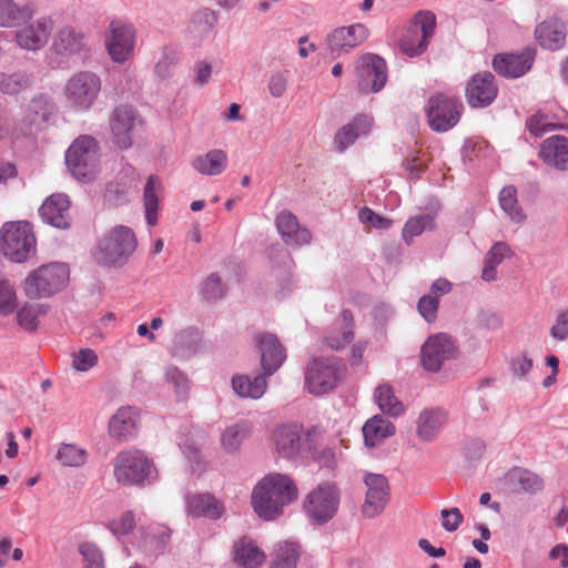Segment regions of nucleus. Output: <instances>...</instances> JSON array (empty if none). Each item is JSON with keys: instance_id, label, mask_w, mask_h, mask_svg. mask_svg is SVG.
I'll use <instances>...</instances> for the list:
<instances>
[{"instance_id": "nucleus-53", "label": "nucleus", "mask_w": 568, "mask_h": 568, "mask_svg": "<svg viewBox=\"0 0 568 568\" xmlns=\"http://www.w3.org/2000/svg\"><path fill=\"white\" fill-rule=\"evenodd\" d=\"M39 306L26 305L17 314L18 324L26 331L33 332L38 327Z\"/></svg>"}, {"instance_id": "nucleus-20", "label": "nucleus", "mask_w": 568, "mask_h": 568, "mask_svg": "<svg viewBox=\"0 0 568 568\" xmlns=\"http://www.w3.org/2000/svg\"><path fill=\"white\" fill-rule=\"evenodd\" d=\"M535 50L525 48L517 53H501L493 60L494 70L501 77L516 79L526 74L532 67Z\"/></svg>"}, {"instance_id": "nucleus-48", "label": "nucleus", "mask_w": 568, "mask_h": 568, "mask_svg": "<svg viewBox=\"0 0 568 568\" xmlns=\"http://www.w3.org/2000/svg\"><path fill=\"white\" fill-rule=\"evenodd\" d=\"M57 460L64 467H81L87 463L88 452L74 444H61L57 452Z\"/></svg>"}, {"instance_id": "nucleus-38", "label": "nucleus", "mask_w": 568, "mask_h": 568, "mask_svg": "<svg viewBox=\"0 0 568 568\" xmlns=\"http://www.w3.org/2000/svg\"><path fill=\"white\" fill-rule=\"evenodd\" d=\"M394 433V424L379 415L372 417L363 426L364 442L367 447H375Z\"/></svg>"}, {"instance_id": "nucleus-21", "label": "nucleus", "mask_w": 568, "mask_h": 568, "mask_svg": "<svg viewBox=\"0 0 568 568\" xmlns=\"http://www.w3.org/2000/svg\"><path fill=\"white\" fill-rule=\"evenodd\" d=\"M497 85L490 72L475 74L466 88L467 102L473 108H484L496 99Z\"/></svg>"}, {"instance_id": "nucleus-15", "label": "nucleus", "mask_w": 568, "mask_h": 568, "mask_svg": "<svg viewBox=\"0 0 568 568\" xmlns=\"http://www.w3.org/2000/svg\"><path fill=\"white\" fill-rule=\"evenodd\" d=\"M135 29L132 23L114 19L105 33V45L111 59L122 63L129 59L134 48Z\"/></svg>"}, {"instance_id": "nucleus-2", "label": "nucleus", "mask_w": 568, "mask_h": 568, "mask_svg": "<svg viewBox=\"0 0 568 568\" xmlns=\"http://www.w3.org/2000/svg\"><path fill=\"white\" fill-rule=\"evenodd\" d=\"M113 474L122 486L151 485L158 477L152 460L139 449L120 452L113 460Z\"/></svg>"}, {"instance_id": "nucleus-62", "label": "nucleus", "mask_w": 568, "mask_h": 568, "mask_svg": "<svg viewBox=\"0 0 568 568\" xmlns=\"http://www.w3.org/2000/svg\"><path fill=\"white\" fill-rule=\"evenodd\" d=\"M550 335L560 342L568 338V311L558 314L555 324L550 328Z\"/></svg>"}, {"instance_id": "nucleus-22", "label": "nucleus", "mask_w": 568, "mask_h": 568, "mask_svg": "<svg viewBox=\"0 0 568 568\" xmlns=\"http://www.w3.org/2000/svg\"><path fill=\"white\" fill-rule=\"evenodd\" d=\"M448 412L442 407L424 408L416 420V436L423 443L434 442L448 422Z\"/></svg>"}, {"instance_id": "nucleus-13", "label": "nucleus", "mask_w": 568, "mask_h": 568, "mask_svg": "<svg viewBox=\"0 0 568 568\" xmlns=\"http://www.w3.org/2000/svg\"><path fill=\"white\" fill-rule=\"evenodd\" d=\"M55 111L52 99L43 93L34 95L24 105L22 116L14 126L16 136L28 135L40 130Z\"/></svg>"}, {"instance_id": "nucleus-31", "label": "nucleus", "mask_w": 568, "mask_h": 568, "mask_svg": "<svg viewBox=\"0 0 568 568\" xmlns=\"http://www.w3.org/2000/svg\"><path fill=\"white\" fill-rule=\"evenodd\" d=\"M542 161L560 171L568 170V139L554 135L546 139L539 152Z\"/></svg>"}, {"instance_id": "nucleus-19", "label": "nucleus", "mask_w": 568, "mask_h": 568, "mask_svg": "<svg viewBox=\"0 0 568 568\" xmlns=\"http://www.w3.org/2000/svg\"><path fill=\"white\" fill-rule=\"evenodd\" d=\"M254 343L261 353V367L265 375H273L285 362L286 352L278 338L272 333H258Z\"/></svg>"}, {"instance_id": "nucleus-50", "label": "nucleus", "mask_w": 568, "mask_h": 568, "mask_svg": "<svg viewBox=\"0 0 568 568\" xmlns=\"http://www.w3.org/2000/svg\"><path fill=\"white\" fill-rule=\"evenodd\" d=\"M165 379L172 386L176 399H187L191 385L187 375L176 366H169L165 371Z\"/></svg>"}, {"instance_id": "nucleus-4", "label": "nucleus", "mask_w": 568, "mask_h": 568, "mask_svg": "<svg viewBox=\"0 0 568 568\" xmlns=\"http://www.w3.org/2000/svg\"><path fill=\"white\" fill-rule=\"evenodd\" d=\"M136 248V237L126 226L118 225L98 244L95 260L101 265L122 266Z\"/></svg>"}, {"instance_id": "nucleus-23", "label": "nucleus", "mask_w": 568, "mask_h": 568, "mask_svg": "<svg viewBox=\"0 0 568 568\" xmlns=\"http://www.w3.org/2000/svg\"><path fill=\"white\" fill-rule=\"evenodd\" d=\"M217 23L215 11L202 8L194 11L187 26V36L193 44L200 45L214 38V30Z\"/></svg>"}, {"instance_id": "nucleus-27", "label": "nucleus", "mask_w": 568, "mask_h": 568, "mask_svg": "<svg viewBox=\"0 0 568 568\" xmlns=\"http://www.w3.org/2000/svg\"><path fill=\"white\" fill-rule=\"evenodd\" d=\"M276 229L283 241L291 246L308 244L312 240L311 232L298 224L297 217L290 211H282L275 220Z\"/></svg>"}, {"instance_id": "nucleus-25", "label": "nucleus", "mask_w": 568, "mask_h": 568, "mask_svg": "<svg viewBox=\"0 0 568 568\" xmlns=\"http://www.w3.org/2000/svg\"><path fill=\"white\" fill-rule=\"evenodd\" d=\"M368 37V30L364 24L356 23L349 27H342L329 36L328 48L332 53L341 54L359 45Z\"/></svg>"}, {"instance_id": "nucleus-40", "label": "nucleus", "mask_w": 568, "mask_h": 568, "mask_svg": "<svg viewBox=\"0 0 568 568\" xmlns=\"http://www.w3.org/2000/svg\"><path fill=\"white\" fill-rule=\"evenodd\" d=\"M187 510L195 517L217 519L223 513V506L210 494H196L187 499Z\"/></svg>"}, {"instance_id": "nucleus-29", "label": "nucleus", "mask_w": 568, "mask_h": 568, "mask_svg": "<svg viewBox=\"0 0 568 568\" xmlns=\"http://www.w3.org/2000/svg\"><path fill=\"white\" fill-rule=\"evenodd\" d=\"M52 48L61 55L78 54L87 48L85 33L71 26L61 27L53 36Z\"/></svg>"}, {"instance_id": "nucleus-64", "label": "nucleus", "mask_w": 568, "mask_h": 568, "mask_svg": "<svg viewBox=\"0 0 568 568\" xmlns=\"http://www.w3.org/2000/svg\"><path fill=\"white\" fill-rule=\"evenodd\" d=\"M287 88V80L282 73H275L270 78L268 91L274 98H281Z\"/></svg>"}, {"instance_id": "nucleus-45", "label": "nucleus", "mask_w": 568, "mask_h": 568, "mask_svg": "<svg viewBox=\"0 0 568 568\" xmlns=\"http://www.w3.org/2000/svg\"><path fill=\"white\" fill-rule=\"evenodd\" d=\"M510 254L511 251L508 244L505 242L495 243L486 255L481 278L486 282L496 280L497 266Z\"/></svg>"}, {"instance_id": "nucleus-6", "label": "nucleus", "mask_w": 568, "mask_h": 568, "mask_svg": "<svg viewBox=\"0 0 568 568\" xmlns=\"http://www.w3.org/2000/svg\"><path fill=\"white\" fill-rule=\"evenodd\" d=\"M99 162V144L90 135H81L73 141L65 153V163L71 174L79 181H90L95 176Z\"/></svg>"}, {"instance_id": "nucleus-5", "label": "nucleus", "mask_w": 568, "mask_h": 568, "mask_svg": "<svg viewBox=\"0 0 568 568\" xmlns=\"http://www.w3.org/2000/svg\"><path fill=\"white\" fill-rule=\"evenodd\" d=\"M69 276L70 271L64 263L53 262L42 265L26 278V294L30 298L49 297L67 285Z\"/></svg>"}, {"instance_id": "nucleus-8", "label": "nucleus", "mask_w": 568, "mask_h": 568, "mask_svg": "<svg viewBox=\"0 0 568 568\" xmlns=\"http://www.w3.org/2000/svg\"><path fill=\"white\" fill-rule=\"evenodd\" d=\"M436 28L435 14L430 11H419L399 40L402 53L409 58L423 54Z\"/></svg>"}, {"instance_id": "nucleus-60", "label": "nucleus", "mask_w": 568, "mask_h": 568, "mask_svg": "<svg viewBox=\"0 0 568 568\" xmlns=\"http://www.w3.org/2000/svg\"><path fill=\"white\" fill-rule=\"evenodd\" d=\"M442 526L447 531H455L464 521V516L460 510L456 507L450 509H443L440 511Z\"/></svg>"}, {"instance_id": "nucleus-7", "label": "nucleus", "mask_w": 568, "mask_h": 568, "mask_svg": "<svg viewBox=\"0 0 568 568\" xmlns=\"http://www.w3.org/2000/svg\"><path fill=\"white\" fill-rule=\"evenodd\" d=\"M0 248L13 262H26L36 253V237L28 222L6 223L1 231Z\"/></svg>"}, {"instance_id": "nucleus-34", "label": "nucleus", "mask_w": 568, "mask_h": 568, "mask_svg": "<svg viewBox=\"0 0 568 568\" xmlns=\"http://www.w3.org/2000/svg\"><path fill=\"white\" fill-rule=\"evenodd\" d=\"M372 126L371 118L366 115L356 116L352 122L342 126L334 136V145L338 152H344L356 139L366 134Z\"/></svg>"}, {"instance_id": "nucleus-16", "label": "nucleus", "mask_w": 568, "mask_h": 568, "mask_svg": "<svg viewBox=\"0 0 568 568\" xmlns=\"http://www.w3.org/2000/svg\"><path fill=\"white\" fill-rule=\"evenodd\" d=\"M53 28L54 23L49 17L31 19L16 31L14 42L22 50L37 52L48 44Z\"/></svg>"}, {"instance_id": "nucleus-18", "label": "nucleus", "mask_w": 568, "mask_h": 568, "mask_svg": "<svg viewBox=\"0 0 568 568\" xmlns=\"http://www.w3.org/2000/svg\"><path fill=\"white\" fill-rule=\"evenodd\" d=\"M358 89L362 93L378 92L387 81L386 62L379 55L366 53L356 69Z\"/></svg>"}, {"instance_id": "nucleus-42", "label": "nucleus", "mask_w": 568, "mask_h": 568, "mask_svg": "<svg viewBox=\"0 0 568 568\" xmlns=\"http://www.w3.org/2000/svg\"><path fill=\"white\" fill-rule=\"evenodd\" d=\"M162 191V184L156 175H150L143 192V205L145 220L150 226L158 223L159 195Z\"/></svg>"}, {"instance_id": "nucleus-39", "label": "nucleus", "mask_w": 568, "mask_h": 568, "mask_svg": "<svg viewBox=\"0 0 568 568\" xmlns=\"http://www.w3.org/2000/svg\"><path fill=\"white\" fill-rule=\"evenodd\" d=\"M234 560L245 568H256L265 560V554L250 538H242L233 546Z\"/></svg>"}, {"instance_id": "nucleus-30", "label": "nucleus", "mask_w": 568, "mask_h": 568, "mask_svg": "<svg viewBox=\"0 0 568 568\" xmlns=\"http://www.w3.org/2000/svg\"><path fill=\"white\" fill-rule=\"evenodd\" d=\"M506 483L515 493L537 495L545 488V481L538 474L520 467H515L506 474Z\"/></svg>"}, {"instance_id": "nucleus-58", "label": "nucleus", "mask_w": 568, "mask_h": 568, "mask_svg": "<svg viewBox=\"0 0 568 568\" xmlns=\"http://www.w3.org/2000/svg\"><path fill=\"white\" fill-rule=\"evenodd\" d=\"M354 339V331L349 327H343L338 333H331L325 337L326 345L335 351L344 348L351 344Z\"/></svg>"}, {"instance_id": "nucleus-59", "label": "nucleus", "mask_w": 568, "mask_h": 568, "mask_svg": "<svg viewBox=\"0 0 568 568\" xmlns=\"http://www.w3.org/2000/svg\"><path fill=\"white\" fill-rule=\"evenodd\" d=\"M358 219L363 224L372 225L375 229H388L392 225L388 219L378 215L367 206L359 210Z\"/></svg>"}, {"instance_id": "nucleus-32", "label": "nucleus", "mask_w": 568, "mask_h": 568, "mask_svg": "<svg viewBox=\"0 0 568 568\" xmlns=\"http://www.w3.org/2000/svg\"><path fill=\"white\" fill-rule=\"evenodd\" d=\"M31 4L16 0H0V28L12 29L32 19Z\"/></svg>"}, {"instance_id": "nucleus-3", "label": "nucleus", "mask_w": 568, "mask_h": 568, "mask_svg": "<svg viewBox=\"0 0 568 568\" xmlns=\"http://www.w3.org/2000/svg\"><path fill=\"white\" fill-rule=\"evenodd\" d=\"M346 365L338 357L314 358L305 368V387L315 396L335 389L344 379Z\"/></svg>"}, {"instance_id": "nucleus-11", "label": "nucleus", "mask_w": 568, "mask_h": 568, "mask_svg": "<svg viewBox=\"0 0 568 568\" xmlns=\"http://www.w3.org/2000/svg\"><path fill=\"white\" fill-rule=\"evenodd\" d=\"M458 347L455 339L446 333L429 336L420 348V364L430 373H437L448 361L455 359Z\"/></svg>"}, {"instance_id": "nucleus-49", "label": "nucleus", "mask_w": 568, "mask_h": 568, "mask_svg": "<svg viewBox=\"0 0 568 568\" xmlns=\"http://www.w3.org/2000/svg\"><path fill=\"white\" fill-rule=\"evenodd\" d=\"M435 229V217L432 214H420L410 217L404 225L402 236L407 244H410L415 236L424 231Z\"/></svg>"}, {"instance_id": "nucleus-43", "label": "nucleus", "mask_w": 568, "mask_h": 568, "mask_svg": "<svg viewBox=\"0 0 568 568\" xmlns=\"http://www.w3.org/2000/svg\"><path fill=\"white\" fill-rule=\"evenodd\" d=\"M32 85V75L24 70L0 72V92L17 95Z\"/></svg>"}, {"instance_id": "nucleus-56", "label": "nucleus", "mask_w": 568, "mask_h": 568, "mask_svg": "<svg viewBox=\"0 0 568 568\" xmlns=\"http://www.w3.org/2000/svg\"><path fill=\"white\" fill-rule=\"evenodd\" d=\"M526 126L532 135L541 136L546 132L552 130L555 124L549 122L546 114L538 112L527 120Z\"/></svg>"}, {"instance_id": "nucleus-47", "label": "nucleus", "mask_w": 568, "mask_h": 568, "mask_svg": "<svg viewBox=\"0 0 568 568\" xmlns=\"http://www.w3.org/2000/svg\"><path fill=\"white\" fill-rule=\"evenodd\" d=\"M499 205L501 210L509 216L515 223H523L526 220V215L518 204L517 190L511 186H505L499 193Z\"/></svg>"}, {"instance_id": "nucleus-52", "label": "nucleus", "mask_w": 568, "mask_h": 568, "mask_svg": "<svg viewBox=\"0 0 568 568\" xmlns=\"http://www.w3.org/2000/svg\"><path fill=\"white\" fill-rule=\"evenodd\" d=\"M98 363V356L91 348H81L72 353V367L78 372H87Z\"/></svg>"}, {"instance_id": "nucleus-17", "label": "nucleus", "mask_w": 568, "mask_h": 568, "mask_svg": "<svg viewBox=\"0 0 568 568\" xmlns=\"http://www.w3.org/2000/svg\"><path fill=\"white\" fill-rule=\"evenodd\" d=\"M364 484L366 493L362 514L367 518H375L383 513L390 499L389 483L384 475L368 473L364 476Z\"/></svg>"}, {"instance_id": "nucleus-41", "label": "nucleus", "mask_w": 568, "mask_h": 568, "mask_svg": "<svg viewBox=\"0 0 568 568\" xmlns=\"http://www.w3.org/2000/svg\"><path fill=\"white\" fill-rule=\"evenodd\" d=\"M227 165V155L222 150H211L203 155H197L192 161V166L203 175H219Z\"/></svg>"}, {"instance_id": "nucleus-33", "label": "nucleus", "mask_w": 568, "mask_h": 568, "mask_svg": "<svg viewBox=\"0 0 568 568\" xmlns=\"http://www.w3.org/2000/svg\"><path fill=\"white\" fill-rule=\"evenodd\" d=\"M201 342V333L196 328L187 327L175 334L170 352L173 357L189 359L199 352Z\"/></svg>"}, {"instance_id": "nucleus-54", "label": "nucleus", "mask_w": 568, "mask_h": 568, "mask_svg": "<svg viewBox=\"0 0 568 568\" xmlns=\"http://www.w3.org/2000/svg\"><path fill=\"white\" fill-rule=\"evenodd\" d=\"M16 306L17 297L12 285L6 280H0V313L3 315L10 314Z\"/></svg>"}, {"instance_id": "nucleus-57", "label": "nucleus", "mask_w": 568, "mask_h": 568, "mask_svg": "<svg viewBox=\"0 0 568 568\" xmlns=\"http://www.w3.org/2000/svg\"><path fill=\"white\" fill-rule=\"evenodd\" d=\"M439 300L432 294L424 295L419 298L417 308L419 314L428 322L432 323L437 316Z\"/></svg>"}, {"instance_id": "nucleus-55", "label": "nucleus", "mask_w": 568, "mask_h": 568, "mask_svg": "<svg viewBox=\"0 0 568 568\" xmlns=\"http://www.w3.org/2000/svg\"><path fill=\"white\" fill-rule=\"evenodd\" d=\"M80 552L83 556V568H104V560L99 548L90 542L80 546Z\"/></svg>"}, {"instance_id": "nucleus-28", "label": "nucleus", "mask_w": 568, "mask_h": 568, "mask_svg": "<svg viewBox=\"0 0 568 568\" xmlns=\"http://www.w3.org/2000/svg\"><path fill=\"white\" fill-rule=\"evenodd\" d=\"M276 452L286 458L296 456L303 444L302 427L296 424H284L273 433Z\"/></svg>"}, {"instance_id": "nucleus-46", "label": "nucleus", "mask_w": 568, "mask_h": 568, "mask_svg": "<svg viewBox=\"0 0 568 568\" xmlns=\"http://www.w3.org/2000/svg\"><path fill=\"white\" fill-rule=\"evenodd\" d=\"M374 395L376 403L383 413L393 417H397L404 413L405 407L402 402L397 399L390 386L379 385L376 387Z\"/></svg>"}, {"instance_id": "nucleus-51", "label": "nucleus", "mask_w": 568, "mask_h": 568, "mask_svg": "<svg viewBox=\"0 0 568 568\" xmlns=\"http://www.w3.org/2000/svg\"><path fill=\"white\" fill-rule=\"evenodd\" d=\"M201 295L207 302H215L226 295L227 286L216 273H211L201 284Z\"/></svg>"}, {"instance_id": "nucleus-36", "label": "nucleus", "mask_w": 568, "mask_h": 568, "mask_svg": "<svg viewBox=\"0 0 568 568\" xmlns=\"http://www.w3.org/2000/svg\"><path fill=\"white\" fill-rule=\"evenodd\" d=\"M267 377L263 372L253 378L248 375H235L232 378V388L240 397L257 399L266 392Z\"/></svg>"}, {"instance_id": "nucleus-44", "label": "nucleus", "mask_w": 568, "mask_h": 568, "mask_svg": "<svg viewBox=\"0 0 568 568\" xmlns=\"http://www.w3.org/2000/svg\"><path fill=\"white\" fill-rule=\"evenodd\" d=\"M301 557L300 546L295 542H280L272 555L271 568H297Z\"/></svg>"}, {"instance_id": "nucleus-24", "label": "nucleus", "mask_w": 568, "mask_h": 568, "mask_svg": "<svg viewBox=\"0 0 568 568\" xmlns=\"http://www.w3.org/2000/svg\"><path fill=\"white\" fill-rule=\"evenodd\" d=\"M138 422L139 412L135 407H121L109 422V433L120 443L129 442L136 435Z\"/></svg>"}, {"instance_id": "nucleus-26", "label": "nucleus", "mask_w": 568, "mask_h": 568, "mask_svg": "<svg viewBox=\"0 0 568 568\" xmlns=\"http://www.w3.org/2000/svg\"><path fill=\"white\" fill-rule=\"evenodd\" d=\"M42 220L58 229L70 226V202L64 194H52L39 210Z\"/></svg>"}, {"instance_id": "nucleus-12", "label": "nucleus", "mask_w": 568, "mask_h": 568, "mask_svg": "<svg viewBox=\"0 0 568 568\" xmlns=\"http://www.w3.org/2000/svg\"><path fill=\"white\" fill-rule=\"evenodd\" d=\"M338 504L339 495L335 485L324 483L307 495L304 508L313 521L324 524L334 517Z\"/></svg>"}, {"instance_id": "nucleus-10", "label": "nucleus", "mask_w": 568, "mask_h": 568, "mask_svg": "<svg viewBox=\"0 0 568 568\" xmlns=\"http://www.w3.org/2000/svg\"><path fill=\"white\" fill-rule=\"evenodd\" d=\"M464 105L455 97L437 93L428 100L426 114L428 124L436 132H446L460 120Z\"/></svg>"}, {"instance_id": "nucleus-61", "label": "nucleus", "mask_w": 568, "mask_h": 568, "mask_svg": "<svg viewBox=\"0 0 568 568\" xmlns=\"http://www.w3.org/2000/svg\"><path fill=\"white\" fill-rule=\"evenodd\" d=\"M135 527L134 515L132 511L122 514L119 520L110 523V529L114 535H126Z\"/></svg>"}, {"instance_id": "nucleus-63", "label": "nucleus", "mask_w": 568, "mask_h": 568, "mask_svg": "<svg viewBox=\"0 0 568 568\" xmlns=\"http://www.w3.org/2000/svg\"><path fill=\"white\" fill-rule=\"evenodd\" d=\"M532 367V359L525 354L516 356L510 362V368L515 376L524 377Z\"/></svg>"}, {"instance_id": "nucleus-9", "label": "nucleus", "mask_w": 568, "mask_h": 568, "mask_svg": "<svg viewBox=\"0 0 568 568\" xmlns=\"http://www.w3.org/2000/svg\"><path fill=\"white\" fill-rule=\"evenodd\" d=\"M101 91V79L91 71H79L67 82L64 94L72 108L80 111L91 109Z\"/></svg>"}, {"instance_id": "nucleus-37", "label": "nucleus", "mask_w": 568, "mask_h": 568, "mask_svg": "<svg viewBox=\"0 0 568 568\" xmlns=\"http://www.w3.org/2000/svg\"><path fill=\"white\" fill-rule=\"evenodd\" d=\"M252 425L250 422L241 420L230 425L223 429L220 436L222 449L226 454H236L240 452L242 444L250 437Z\"/></svg>"}, {"instance_id": "nucleus-14", "label": "nucleus", "mask_w": 568, "mask_h": 568, "mask_svg": "<svg viewBox=\"0 0 568 568\" xmlns=\"http://www.w3.org/2000/svg\"><path fill=\"white\" fill-rule=\"evenodd\" d=\"M141 123L140 114L133 106L125 104L116 106L109 120L113 144L121 150L131 148L134 130Z\"/></svg>"}, {"instance_id": "nucleus-1", "label": "nucleus", "mask_w": 568, "mask_h": 568, "mask_svg": "<svg viewBox=\"0 0 568 568\" xmlns=\"http://www.w3.org/2000/svg\"><path fill=\"white\" fill-rule=\"evenodd\" d=\"M297 498L293 480L283 474H268L254 487L251 504L254 511L265 520H273L283 508Z\"/></svg>"}, {"instance_id": "nucleus-35", "label": "nucleus", "mask_w": 568, "mask_h": 568, "mask_svg": "<svg viewBox=\"0 0 568 568\" xmlns=\"http://www.w3.org/2000/svg\"><path fill=\"white\" fill-rule=\"evenodd\" d=\"M535 34L541 47L556 50L565 42V24L558 19L545 20L537 26Z\"/></svg>"}]
</instances>
